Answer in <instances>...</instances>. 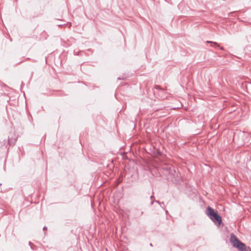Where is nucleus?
<instances>
[{
    "mask_svg": "<svg viewBox=\"0 0 251 251\" xmlns=\"http://www.w3.org/2000/svg\"><path fill=\"white\" fill-rule=\"evenodd\" d=\"M153 198H154V197H153V196H152H152H151V199H152Z\"/></svg>",
    "mask_w": 251,
    "mask_h": 251,
    "instance_id": "423d86ee",
    "label": "nucleus"
},
{
    "mask_svg": "<svg viewBox=\"0 0 251 251\" xmlns=\"http://www.w3.org/2000/svg\"><path fill=\"white\" fill-rule=\"evenodd\" d=\"M47 227L46 226H44V227H43V229L44 230H47Z\"/></svg>",
    "mask_w": 251,
    "mask_h": 251,
    "instance_id": "39448f33",
    "label": "nucleus"
},
{
    "mask_svg": "<svg viewBox=\"0 0 251 251\" xmlns=\"http://www.w3.org/2000/svg\"><path fill=\"white\" fill-rule=\"evenodd\" d=\"M153 201H152L151 202V204L152 205V204H153Z\"/></svg>",
    "mask_w": 251,
    "mask_h": 251,
    "instance_id": "6e6552de",
    "label": "nucleus"
},
{
    "mask_svg": "<svg viewBox=\"0 0 251 251\" xmlns=\"http://www.w3.org/2000/svg\"><path fill=\"white\" fill-rule=\"evenodd\" d=\"M220 49L222 50H224L223 47H220Z\"/></svg>",
    "mask_w": 251,
    "mask_h": 251,
    "instance_id": "0eeeda50",
    "label": "nucleus"
},
{
    "mask_svg": "<svg viewBox=\"0 0 251 251\" xmlns=\"http://www.w3.org/2000/svg\"><path fill=\"white\" fill-rule=\"evenodd\" d=\"M206 214L209 218L218 226H219L222 222V218L217 213V212L210 206L206 210Z\"/></svg>",
    "mask_w": 251,
    "mask_h": 251,
    "instance_id": "f03ea898",
    "label": "nucleus"
},
{
    "mask_svg": "<svg viewBox=\"0 0 251 251\" xmlns=\"http://www.w3.org/2000/svg\"><path fill=\"white\" fill-rule=\"evenodd\" d=\"M29 245H31V242H29Z\"/></svg>",
    "mask_w": 251,
    "mask_h": 251,
    "instance_id": "1a4fd4ad",
    "label": "nucleus"
},
{
    "mask_svg": "<svg viewBox=\"0 0 251 251\" xmlns=\"http://www.w3.org/2000/svg\"><path fill=\"white\" fill-rule=\"evenodd\" d=\"M155 202H157V203L159 204H161L160 202L159 201H156Z\"/></svg>",
    "mask_w": 251,
    "mask_h": 251,
    "instance_id": "20e7f679",
    "label": "nucleus"
},
{
    "mask_svg": "<svg viewBox=\"0 0 251 251\" xmlns=\"http://www.w3.org/2000/svg\"><path fill=\"white\" fill-rule=\"evenodd\" d=\"M207 43H210L211 44L210 46L211 47H214H214H219V44L217 43H216V42H212V41H207Z\"/></svg>",
    "mask_w": 251,
    "mask_h": 251,
    "instance_id": "7ed1b4c3",
    "label": "nucleus"
},
{
    "mask_svg": "<svg viewBox=\"0 0 251 251\" xmlns=\"http://www.w3.org/2000/svg\"><path fill=\"white\" fill-rule=\"evenodd\" d=\"M230 241L232 245L240 251H250V248L246 247L245 244L241 242L233 234L230 235Z\"/></svg>",
    "mask_w": 251,
    "mask_h": 251,
    "instance_id": "f257e3e1",
    "label": "nucleus"
}]
</instances>
